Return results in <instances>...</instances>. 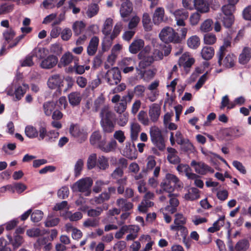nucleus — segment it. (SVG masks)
I'll list each match as a JSON object with an SVG mask.
<instances>
[{
    "label": "nucleus",
    "mask_w": 251,
    "mask_h": 251,
    "mask_svg": "<svg viewBox=\"0 0 251 251\" xmlns=\"http://www.w3.org/2000/svg\"><path fill=\"white\" fill-rule=\"evenodd\" d=\"M137 70L138 71L140 72L139 74H141V78H144L145 80L152 79L155 74V72L152 70H148L144 72L138 69H137Z\"/></svg>",
    "instance_id": "nucleus-57"
},
{
    "label": "nucleus",
    "mask_w": 251,
    "mask_h": 251,
    "mask_svg": "<svg viewBox=\"0 0 251 251\" xmlns=\"http://www.w3.org/2000/svg\"><path fill=\"white\" fill-rule=\"evenodd\" d=\"M113 20L111 18H107L102 28V33L105 35L104 40L107 41L108 37L110 36L112 27Z\"/></svg>",
    "instance_id": "nucleus-28"
},
{
    "label": "nucleus",
    "mask_w": 251,
    "mask_h": 251,
    "mask_svg": "<svg viewBox=\"0 0 251 251\" xmlns=\"http://www.w3.org/2000/svg\"><path fill=\"white\" fill-rule=\"evenodd\" d=\"M167 151L168 152L167 159L170 163L177 164L180 162V159L177 155V151L176 149L168 148Z\"/></svg>",
    "instance_id": "nucleus-25"
},
{
    "label": "nucleus",
    "mask_w": 251,
    "mask_h": 251,
    "mask_svg": "<svg viewBox=\"0 0 251 251\" xmlns=\"http://www.w3.org/2000/svg\"><path fill=\"white\" fill-rule=\"evenodd\" d=\"M99 44V39L97 36L93 37L90 41L87 47V52L89 55H94L98 49Z\"/></svg>",
    "instance_id": "nucleus-22"
},
{
    "label": "nucleus",
    "mask_w": 251,
    "mask_h": 251,
    "mask_svg": "<svg viewBox=\"0 0 251 251\" xmlns=\"http://www.w3.org/2000/svg\"><path fill=\"white\" fill-rule=\"evenodd\" d=\"M40 129H37L35 126H25V134L30 138L37 137L40 134Z\"/></svg>",
    "instance_id": "nucleus-40"
},
{
    "label": "nucleus",
    "mask_w": 251,
    "mask_h": 251,
    "mask_svg": "<svg viewBox=\"0 0 251 251\" xmlns=\"http://www.w3.org/2000/svg\"><path fill=\"white\" fill-rule=\"evenodd\" d=\"M133 10L132 3L129 0H126L123 2L120 8V14L125 22L129 20V16Z\"/></svg>",
    "instance_id": "nucleus-11"
},
{
    "label": "nucleus",
    "mask_w": 251,
    "mask_h": 251,
    "mask_svg": "<svg viewBox=\"0 0 251 251\" xmlns=\"http://www.w3.org/2000/svg\"><path fill=\"white\" fill-rule=\"evenodd\" d=\"M100 118L101 126H114L117 120L116 114L108 104L104 105L100 109Z\"/></svg>",
    "instance_id": "nucleus-2"
},
{
    "label": "nucleus",
    "mask_w": 251,
    "mask_h": 251,
    "mask_svg": "<svg viewBox=\"0 0 251 251\" xmlns=\"http://www.w3.org/2000/svg\"><path fill=\"white\" fill-rule=\"evenodd\" d=\"M183 198L187 201H193L197 200L200 198L199 190L196 188H191L184 195Z\"/></svg>",
    "instance_id": "nucleus-29"
},
{
    "label": "nucleus",
    "mask_w": 251,
    "mask_h": 251,
    "mask_svg": "<svg viewBox=\"0 0 251 251\" xmlns=\"http://www.w3.org/2000/svg\"><path fill=\"white\" fill-rule=\"evenodd\" d=\"M116 203L120 210H122V211H128L133 207V204L131 202L123 198L118 199Z\"/></svg>",
    "instance_id": "nucleus-32"
},
{
    "label": "nucleus",
    "mask_w": 251,
    "mask_h": 251,
    "mask_svg": "<svg viewBox=\"0 0 251 251\" xmlns=\"http://www.w3.org/2000/svg\"><path fill=\"white\" fill-rule=\"evenodd\" d=\"M52 114V119L54 120L51 123L52 126H62L61 123L57 121L61 120L63 116V113L59 110H54Z\"/></svg>",
    "instance_id": "nucleus-42"
},
{
    "label": "nucleus",
    "mask_w": 251,
    "mask_h": 251,
    "mask_svg": "<svg viewBox=\"0 0 251 251\" xmlns=\"http://www.w3.org/2000/svg\"><path fill=\"white\" fill-rule=\"evenodd\" d=\"M66 218L71 221H77L82 218V214L80 212L73 213L71 211H68L66 213Z\"/></svg>",
    "instance_id": "nucleus-59"
},
{
    "label": "nucleus",
    "mask_w": 251,
    "mask_h": 251,
    "mask_svg": "<svg viewBox=\"0 0 251 251\" xmlns=\"http://www.w3.org/2000/svg\"><path fill=\"white\" fill-rule=\"evenodd\" d=\"M56 103L53 101H47L44 103L43 109L44 113L47 116H50L55 110Z\"/></svg>",
    "instance_id": "nucleus-34"
},
{
    "label": "nucleus",
    "mask_w": 251,
    "mask_h": 251,
    "mask_svg": "<svg viewBox=\"0 0 251 251\" xmlns=\"http://www.w3.org/2000/svg\"><path fill=\"white\" fill-rule=\"evenodd\" d=\"M28 88L27 85L23 84V86H19L15 91V98L19 100L24 96Z\"/></svg>",
    "instance_id": "nucleus-43"
},
{
    "label": "nucleus",
    "mask_w": 251,
    "mask_h": 251,
    "mask_svg": "<svg viewBox=\"0 0 251 251\" xmlns=\"http://www.w3.org/2000/svg\"><path fill=\"white\" fill-rule=\"evenodd\" d=\"M99 10V6L96 3H92L88 6V10L86 12L87 16L89 18H92L97 14Z\"/></svg>",
    "instance_id": "nucleus-47"
},
{
    "label": "nucleus",
    "mask_w": 251,
    "mask_h": 251,
    "mask_svg": "<svg viewBox=\"0 0 251 251\" xmlns=\"http://www.w3.org/2000/svg\"><path fill=\"white\" fill-rule=\"evenodd\" d=\"M125 228V233L128 234L126 237V241H132L138 236V233L140 230L139 226L136 225L124 226Z\"/></svg>",
    "instance_id": "nucleus-13"
},
{
    "label": "nucleus",
    "mask_w": 251,
    "mask_h": 251,
    "mask_svg": "<svg viewBox=\"0 0 251 251\" xmlns=\"http://www.w3.org/2000/svg\"><path fill=\"white\" fill-rule=\"evenodd\" d=\"M177 171L180 174H185L188 179H195L198 176L192 172V170L187 164H179L176 167Z\"/></svg>",
    "instance_id": "nucleus-16"
},
{
    "label": "nucleus",
    "mask_w": 251,
    "mask_h": 251,
    "mask_svg": "<svg viewBox=\"0 0 251 251\" xmlns=\"http://www.w3.org/2000/svg\"><path fill=\"white\" fill-rule=\"evenodd\" d=\"M37 242L40 246H44L46 251H49L51 248V244L49 242V239L47 237L40 238L37 240Z\"/></svg>",
    "instance_id": "nucleus-61"
},
{
    "label": "nucleus",
    "mask_w": 251,
    "mask_h": 251,
    "mask_svg": "<svg viewBox=\"0 0 251 251\" xmlns=\"http://www.w3.org/2000/svg\"><path fill=\"white\" fill-rule=\"evenodd\" d=\"M73 56L70 53H65L60 59L59 63L58 65V67L61 68L62 66H66L71 63L73 60Z\"/></svg>",
    "instance_id": "nucleus-38"
},
{
    "label": "nucleus",
    "mask_w": 251,
    "mask_h": 251,
    "mask_svg": "<svg viewBox=\"0 0 251 251\" xmlns=\"http://www.w3.org/2000/svg\"><path fill=\"white\" fill-rule=\"evenodd\" d=\"M58 62V58L54 55H49L43 59L40 66L44 69H50L55 67Z\"/></svg>",
    "instance_id": "nucleus-12"
},
{
    "label": "nucleus",
    "mask_w": 251,
    "mask_h": 251,
    "mask_svg": "<svg viewBox=\"0 0 251 251\" xmlns=\"http://www.w3.org/2000/svg\"><path fill=\"white\" fill-rule=\"evenodd\" d=\"M194 6L200 13H206L209 11L208 5L205 0H194Z\"/></svg>",
    "instance_id": "nucleus-26"
},
{
    "label": "nucleus",
    "mask_w": 251,
    "mask_h": 251,
    "mask_svg": "<svg viewBox=\"0 0 251 251\" xmlns=\"http://www.w3.org/2000/svg\"><path fill=\"white\" fill-rule=\"evenodd\" d=\"M187 45L192 49H197L200 45V38L196 35L191 37L187 40Z\"/></svg>",
    "instance_id": "nucleus-45"
},
{
    "label": "nucleus",
    "mask_w": 251,
    "mask_h": 251,
    "mask_svg": "<svg viewBox=\"0 0 251 251\" xmlns=\"http://www.w3.org/2000/svg\"><path fill=\"white\" fill-rule=\"evenodd\" d=\"M144 46V41L142 39L134 40L129 45V51L132 54L138 53Z\"/></svg>",
    "instance_id": "nucleus-24"
},
{
    "label": "nucleus",
    "mask_w": 251,
    "mask_h": 251,
    "mask_svg": "<svg viewBox=\"0 0 251 251\" xmlns=\"http://www.w3.org/2000/svg\"><path fill=\"white\" fill-rule=\"evenodd\" d=\"M100 221L99 219L88 218L83 222V226L87 228L95 227L99 225Z\"/></svg>",
    "instance_id": "nucleus-53"
},
{
    "label": "nucleus",
    "mask_w": 251,
    "mask_h": 251,
    "mask_svg": "<svg viewBox=\"0 0 251 251\" xmlns=\"http://www.w3.org/2000/svg\"><path fill=\"white\" fill-rule=\"evenodd\" d=\"M142 23L145 30L147 31L152 29V23L151 19L148 13H145L143 15Z\"/></svg>",
    "instance_id": "nucleus-39"
},
{
    "label": "nucleus",
    "mask_w": 251,
    "mask_h": 251,
    "mask_svg": "<svg viewBox=\"0 0 251 251\" xmlns=\"http://www.w3.org/2000/svg\"><path fill=\"white\" fill-rule=\"evenodd\" d=\"M63 79L59 74L53 75L49 78L48 86L51 89L57 88L54 95H60L62 91L61 87L63 86Z\"/></svg>",
    "instance_id": "nucleus-7"
},
{
    "label": "nucleus",
    "mask_w": 251,
    "mask_h": 251,
    "mask_svg": "<svg viewBox=\"0 0 251 251\" xmlns=\"http://www.w3.org/2000/svg\"><path fill=\"white\" fill-rule=\"evenodd\" d=\"M214 50L212 47H204L201 50V54L203 59L206 60L211 59L214 55Z\"/></svg>",
    "instance_id": "nucleus-33"
},
{
    "label": "nucleus",
    "mask_w": 251,
    "mask_h": 251,
    "mask_svg": "<svg viewBox=\"0 0 251 251\" xmlns=\"http://www.w3.org/2000/svg\"><path fill=\"white\" fill-rule=\"evenodd\" d=\"M183 185L182 182L179 180L176 176L170 173H167L166 175L165 179L160 185L163 191L169 193L168 195V197H171L170 193L175 188L181 189L183 187Z\"/></svg>",
    "instance_id": "nucleus-1"
},
{
    "label": "nucleus",
    "mask_w": 251,
    "mask_h": 251,
    "mask_svg": "<svg viewBox=\"0 0 251 251\" xmlns=\"http://www.w3.org/2000/svg\"><path fill=\"white\" fill-rule=\"evenodd\" d=\"M139 62V66L141 69H145L150 66L154 61V58L150 52L149 48L146 47L138 55Z\"/></svg>",
    "instance_id": "nucleus-5"
},
{
    "label": "nucleus",
    "mask_w": 251,
    "mask_h": 251,
    "mask_svg": "<svg viewBox=\"0 0 251 251\" xmlns=\"http://www.w3.org/2000/svg\"><path fill=\"white\" fill-rule=\"evenodd\" d=\"M13 4L3 3L0 6V15L11 12L14 9Z\"/></svg>",
    "instance_id": "nucleus-60"
},
{
    "label": "nucleus",
    "mask_w": 251,
    "mask_h": 251,
    "mask_svg": "<svg viewBox=\"0 0 251 251\" xmlns=\"http://www.w3.org/2000/svg\"><path fill=\"white\" fill-rule=\"evenodd\" d=\"M153 205V202L150 201L144 200L138 206V210L140 212L145 213L147 212L148 208Z\"/></svg>",
    "instance_id": "nucleus-44"
},
{
    "label": "nucleus",
    "mask_w": 251,
    "mask_h": 251,
    "mask_svg": "<svg viewBox=\"0 0 251 251\" xmlns=\"http://www.w3.org/2000/svg\"><path fill=\"white\" fill-rule=\"evenodd\" d=\"M174 225L171 226L170 228L174 231H181L183 233L187 232V229L183 226L186 223V219L181 214H176L175 215Z\"/></svg>",
    "instance_id": "nucleus-8"
},
{
    "label": "nucleus",
    "mask_w": 251,
    "mask_h": 251,
    "mask_svg": "<svg viewBox=\"0 0 251 251\" xmlns=\"http://www.w3.org/2000/svg\"><path fill=\"white\" fill-rule=\"evenodd\" d=\"M7 237L14 249L19 248L24 243V239L19 235H14L13 238L11 235H7Z\"/></svg>",
    "instance_id": "nucleus-31"
},
{
    "label": "nucleus",
    "mask_w": 251,
    "mask_h": 251,
    "mask_svg": "<svg viewBox=\"0 0 251 251\" xmlns=\"http://www.w3.org/2000/svg\"><path fill=\"white\" fill-rule=\"evenodd\" d=\"M222 9L224 16H234L233 12L235 10V6L232 4H227L224 5Z\"/></svg>",
    "instance_id": "nucleus-54"
},
{
    "label": "nucleus",
    "mask_w": 251,
    "mask_h": 251,
    "mask_svg": "<svg viewBox=\"0 0 251 251\" xmlns=\"http://www.w3.org/2000/svg\"><path fill=\"white\" fill-rule=\"evenodd\" d=\"M160 39L165 43H178L181 42V38L178 33L171 27H166L162 29L159 33Z\"/></svg>",
    "instance_id": "nucleus-4"
},
{
    "label": "nucleus",
    "mask_w": 251,
    "mask_h": 251,
    "mask_svg": "<svg viewBox=\"0 0 251 251\" xmlns=\"http://www.w3.org/2000/svg\"><path fill=\"white\" fill-rule=\"evenodd\" d=\"M45 230H42L38 228H32L26 230V234L30 237H38L39 236L44 234Z\"/></svg>",
    "instance_id": "nucleus-52"
},
{
    "label": "nucleus",
    "mask_w": 251,
    "mask_h": 251,
    "mask_svg": "<svg viewBox=\"0 0 251 251\" xmlns=\"http://www.w3.org/2000/svg\"><path fill=\"white\" fill-rule=\"evenodd\" d=\"M97 159L96 153H92L89 155L87 161V166L89 170H91L97 167Z\"/></svg>",
    "instance_id": "nucleus-49"
},
{
    "label": "nucleus",
    "mask_w": 251,
    "mask_h": 251,
    "mask_svg": "<svg viewBox=\"0 0 251 251\" xmlns=\"http://www.w3.org/2000/svg\"><path fill=\"white\" fill-rule=\"evenodd\" d=\"M138 119L144 126H147L149 124V120L147 114L144 110H141L139 112L138 115Z\"/></svg>",
    "instance_id": "nucleus-63"
},
{
    "label": "nucleus",
    "mask_w": 251,
    "mask_h": 251,
    "mask_svg": "<svg viewBox=\"0 0 251 251\" xmlns=\"http://www.w3.org/2000/svg\"><path fill=\"white\" fill-rule=\"evenodd\" d=\"M93 184V180L89 177L82 178L76 182L72 186V189L74 192H79L82 193L85 196H90L91 193V187Z\"/></svg>",
    "instance_id": "nucleus-3"
},
{
    "label": "nucleus",
    "mask_w": 251,
    "mask_h": 251,
    "mask_svg": "<svg viewBox=\"0 0 251 251\" xmlns=\"http://www.w3.org/2000/svg\"><path fill=\"white\" fill-rule=\"evenodd\" d=\"M33 57H36L39 59H44L46 55L45 49L44 48H35L31 52Z\"/></svg>",
    "instance_id": "nucleus-46"
},
{
    "label": "nucleus",
    "mask_w": 251,
    "mask_h": 251,
    "mask_svg": "<svg viewBox=\"0 0 251 251\" xmlns=\"http://www.w3.org/2000/svg\"><path fill=\"white\" fill-rule=\"evenodd\" d=\"M181 150L183 151L188 153H192L195 151V147L193 144L188 139L182 142V144H180Z\"/></svg>",
    "instance_id": "nucleus-35"
},
{
    "label": "nucleus",
    "mask_w": 251,
    "mask_h": 251,
    "mask_svg": "<svg viewBox=\"0 0 251 251\" xmlns=\"http://www.w3.org/2000/svg\"><path fill=\"white\" fill-rule=\"evenodd\" d=\"M193 58H189L188 53H183L179 58L178 64L179 66H182L184 69L190 68L195 63Z\"/></svg>",
    "instance_id": "nucleus-19"
},
{
    "label": "nucleus",
    "mask_w": 251,
    "mask_h": 251,
    "mask_svg": "<svg viewBox=\"0 0 251 251\" xmlns=\"http://www.w3.org/2000/svg\"><path fill=\"white\" fill-rule=\"evenodd\" d=\"M84 165V161L82 159H78L75 165V176H78L80 175V173L82 170Z\"/></svg>",
    "instance_id": "nucleus-64"
},
{
    "label": "nucleus",
    "mask_w": 251,
    "mask_h": 251,
    "mask_svg": "<svg viewBox=\"0 0 251 251\" xmlns=\"http://www.w3.org/2000/svg\"><path fill=\"white\" fill-rule=\"evenodd\" d=\"M236 60V56L233 53H228L221 61V63H218L220 66H223L226 68H231L234 66Z\"/></svg>",
    "instance_id": "nucleus-18"
},
{
    "label": "nucleus",
    "mask_w": 251,
    "mask_h": 251,
    "mask_svg": "<svg viewBox=\"0 0 251 251\" xmlns=\"http://www.w3.org/2000/svg\"><path fill=\"white\" fill-rule=\"evenodd\" d=\"M68 99L70 104L73 106H75L80 104L82 98L79 93L74 92L68 95Z\"/></svg>",
    "instance_id": "nucleus-30"
},
{
    "label": "nucleus",
    "mask_w": 251,
    "mask_h": 251,
    "mask_svg": "<svg viewBox=\"0 0 251 251\" xmlns=\"http://www.w3.org/2000/svg\"><path fill=\"white\" fill-rule=\"evenodd\" d=\"M165 11L163 7H157L153 13L152 21L155 25H159L164 21Z\"/></svg>",
    "instance_id": "nucleus-23"
},
{
    "label": "nucleus",
    "mask_w": 251,
    "mask_h": 251,
    "mask_svg": "<svg viewBox=\"0 0 251 251\" xmlns=\"http://www.w3.org/2000/svg\"><path fill=\"white\" fill-rule=\"evenodd\" d=\"M3 37L5 40V42L6 44L14 38L15 36V32L12 28L7 29L3 32Z\"/></svg>",
    "instance_id": "nucleus-50"
},
{
    "label": "nucleus",
    "mask_w": 251,
    "mask_h": 251,
    "mask_svg": "<svg viewBox=\"0 0 251 251\" xmlns=\"http://www.w3.org/2000/svg\"><path fill=\"white\" fill-rule=\"evenodd\" d=\"M234 20V16H223L221 20L225 27L230 28L233 24Z\"/></svg>",
    "instance_id": "nucleus-51"
},
{
    "label": "nucleus",
    "mask_w": 251,
    "mask_h": 251,
    "mask_svg": "<svg viewBox=\"0 0 251 251\" xmlns=\"http://www.w3.org/2000/svg\"><path fill=\"white\" fill-rule=\"evenodd\" d=\"M43 217V212L39 210L34 211L31 214V220L34 223L38 222L41 220Z\"/></svg>",
    "instance_id": "nucleus-62"
},
{
    "label": "nucleus",
    "mask_w": 251,
    "mask_h": 251,
    "mask_svg": "<svg viewBox=\"0 0 251 251\" xmlns=\"http://www.w3.org/2000/svg\"><path fill=\"white\" fill-rule=\"evenodd\" d=\"M231 42L227 39H225L223 45L221 46L219 51L217 52L216 56L218 58V63H221V61L227 51V48L230 47Z\"/></svg>",
    "instance_id": "nucleus-20"
},
{
    "label": "nucleus",
    "mask_w": 251,
    "mask_h": 251,
    "mask_svg": "<svg viewBox=\"0 0 251 251\" xmlns=\"http://www.w3.org/2000/svg\"><path fill=\"white\" fill-rule=\"evenodd\" d=\"M229 251H247L250 248V244L248 239H243L240 240L234 247L231 241L227 244Z\"/></svg>",
    "instance_id": "nucleus-10"
},
{
    "label": "nucleus",
    "mask_w": 251,
    "mask_h": 251,
    "mask_svg": "<svg viewBox=\"0 0 251 251\" xmlns=\"http://www.w3.org/2000/svg\"><path fill=\"white\" fill-rule=\"evenodd\" d=\"M109 167L108 159L104 156H100L97 159V167L105 170Z\"/></svg>",
    "instance_id": "nucleus-37"
},
{
    "label": "nucleus",
    "mask_w": 251,
    "mask_h": 251,
    "mask_svg": "<svg viewBox=\"0 0 251 251\" xmlns=\"http://www.w3.org/2000/svg\"><path fill=\"white\" fill-rule=\"evenodd\" d=\"M70 133L73 136L82 140L86 139L87 136V132L84 126H70Z\"/></svg>",
    "instance_id": "nucleus-17"
},
{
    "label": "nucleus",
    "mask_w": 251,
    "mask_h": 251,
    "mask_svg": "<svg viewBox=\"0 0 251 251\" xmlns=\"http://www.w3.org/2000/svg\"><path fill=\"white\" fill-rule=\"evenodd\" d=\"M251 58V48L245 47L239 56V62L241 64H247Z\"/></svg>",
    "instance_id": "nucleus-21"
},
{
    "label": "nucleus",
    "mask_w": 251,
    "mask_h": 251,
    "mask_svg": "<svg viewBox=\"0 0 251 251\" xmlns=\"http://www.w3.org/2000/svg\"><path fill=\"white\" fill-rule=\"evenodd\" d=\"M39 137L41 139H43L45 136L47 137L46 140L48 142H52L59 136L58 131L53 130L47 132L45 127H40Z\"/></svg>",
    "instance_id": "nucleus-14"
},
{
    "label": "nucleus",
    "mask_w": 251,
    "mask_h": 251,
    "mask_svg": "<svg viewBox=\"0 0 251 251\" xmlns=\"http://www.w3.org/2000/svg\"><path fill=\"white\" fill-rule=\"evenodd\" d=\"M105 102V99L102 96L99 97L96 100H95L94 101V111L98 112L100 109L104 106L105 105L104 104Z\"/></svg>",
    "instance_id": "nucleus-56"
},
{
    "label": "nucleus",
    "mask_w": 251,
    "mask_h": 251,
    "mask_svg": "<svg viewBox=\"0 0 251 251\" xmlns=\"http://www.w3.org/2000/svg\"><path fill=\"white\" fill-rule=\"evenodd\" d=\"M85 25L82 21H76L73 25V29L75 35L78 36L84 30Z\"/></svg>",
    "instance_id": "nucleus-41"
},
{
    "label": "nucleus",
    "mask_w": 251,
    "mask_h": 251,
    "mask_svg": "<svg viewBox=\"0 0 251 251\" xmlns=\"http://www.w3.org/2000/svg\"><path fill=\"white\" fill-rule=\"evenodd\" d=\"M174 14L176 19H187L189 16V13L187 10L183 9L176 10Z\"/></svg>",
    "instance_id": "nucleus-58"
},
{
    "label": "nucleus",
    "mask_w": 251,
    "mask_h": 251,
    "mask_svg": "<svg viewBox=\"0 0 251 251\" xmlns=\"http://www.w3.org/2000/svg\"><path fill=\"white\" fill-rule=\"evenodd\" d=\"M108 207H98L95 209H91L88 210L87 215L89 217H96L100 216L103 210L107 209Z\"/></svg>",
    "instance_id": "nucleus-48"
},
{
    "label": "nucleus",
    "mask_w": 251,
    "mask_h": 251,
    "mask_svg": "<svg viewBox=\"0 0 251 251\" xmlns=\"http://www.w3.org/2000/svg\"><path fill=\"white\" fill-rule=\"evenodd\" d=\"M116 146L117 143L115 140H112L107 144L104 140H102L100 142L99 147L102 151L108 152L114 150Z\"/></svg>",
    "instance_id": "nucleus-27"
},
{
    "label": "nucleus",
    "mask_w": 251,
    "mask_h": 251,
    "mask_svg": "<svg viewBox=\"0 0 251 251\" xmlns=\"http://www.w3.org/2000/svg\"><path fill=\"white\" fill-rule=\"evenodd\" d=\"M161 107L157 103H153L149 107V115L151 120L156 123L160 115Z\"/></svg>",
    "instance_id": "nucleus-15"
},
{
    "label": "nucleus",
    "mask_w": 251,
    "mask_h": 251,
    "mask_svg": "<svg viewBox=\"0 0 251 251\" xmlns=\"http://www.w3.org/2000/svg\"><path fill=\"white\" fill-rule=\"evenodd\" d=\"M150 135L151 140L162 137L161 130L158 126H151Z\"/></svg>",
    "instance_id": "nucleus-55"
},
{
    "label": "nucleus",
    "mask_w": 251,
    "mask_h": 251,
    "mask_svg": "<svg viewBox=\"0 0 251 251\" xmlns=\"http://www.w3.org/2000/svg\"><path fill=\"white\" fill-rule=\"evenodd\" d=\"M123 28V24L122 22L117 23L114 27L112 33L107 39V42H111L121 32Z\"/></svg>",
    "instance_id": "nucleus-36"
},
{
    "label": "nucleus",
    "mask_w": 251,
    "mask_h": 251,
    "mask_svg": "<svg viewBox=\"0 0 251 251\" xmlns=\"http://www.w3.org/2000/svg\"><path fill=\"white\" fill-rule=\"evenodd\" d=\"M110 85H117L121 80V71L118 67H114L108 70L104 76Z\"/></svg>",
    "instance_id": "nucleus-6"
},
{
    "label": "nucleus",
    "mask_w": 251,
    "mask_h": 251,
    "mask_svg": "<svg viewBox=\"0 0 251 251\" xmlns=\"http://www.w3.org/2000/svg\"><path fill=\"white\" fill-rule=\"evenodd\" d=\"M195 172L201 175H204L208 173H214V170L202 162H197L195 160H192L190 164Z\"/></svg>",
    "instance_id": "nucleus-9"
}]
</instances>
